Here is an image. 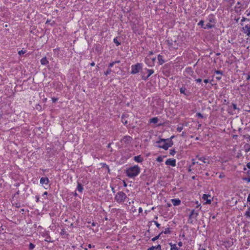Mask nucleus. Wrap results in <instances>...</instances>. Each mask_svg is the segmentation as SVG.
<instances>
[{
	"mask_svg": "<svg viewBox=\"0 0 250 250\" xmlns=\"http://www.w3.org/2000/svg\"><path fill=\"white\" fill-rule=\"evenodd\" d=\"M157 143L158 144L159 147L163 148L165 150L167 149L173 145L172 141L165 139H161L157 141Z\"/></svg>",
	"mask_w": 250,
	"mask_h": 250,
	"instance_id": "nucleus-1",
	"label": "nucleus"
},
{
	"mask_svg": "<svg viewBox=\"0 0 250 250\" xmlns=\"http://www.w3.org/2000/svg\"><path fill=\"white\" fill-rule=\"evenodd\" d=\"M139 172L140 168L137 166L131 167L126 170V174L129 177H135L137 176Z\"/></svg>",
	"mask_w": 250,
	"mask_h": 250,
	"instance_id": "nucleus-2",
	"label": "nucleus"
},
{
	"mask_svg": "<svg viewBox=\"0 0 250 250\" xmlns=\"http://www.w3.org/2000/svg\"><path fill=\"white\" fill-rule=\"evenodd\" d=\"M125 198V194L123 192H120L116 194L115 199L118 202H122Z\"/></svg>",
	"mask_w": 250,
	"mask_h": 250,
	"instance_id": "nucleus-3",
	"label": "nucleus"
},
{
	"mask_svg": "<svg viewBox=\"0 0 250 250\" xmlns=\"http://www.w3.org/2000/svg\"><path fill=\"white\" fill-rule=\"evenodd\" d=\"M142 68V65L139 63H138L134 65H132L131 66L132 70L131 73L132 74H136L139 72L140 70H141Z\"/></svg>",
	"mask_w": 250,
	"mask_h": 250,
	"instance_id": "nucleus-4",
	"label": "nucleus"
},
{
	"mask_svg": "<svg viewBox=\"0 0 250 250\" xmlns=\"http://www.w3.org/2000/svg\"><path fill=\"white\" fill-rule=\"evenodd\" d=\"M169 46L174 49H177L178 47V43L175 40L171 39L170 40H168L167 41Z\"/></svg>",
	"mask_w": 250,
	"mask_h": 250,
	"instance_id": "nucleus-5",
	"label": "nucleus"
},
{
	"mask_svg": "<svg viewBox=\"0 0 250 250\" xmlns=\"http://www.w3.org/2000/svg\"><path fill=\"white\" fill-rule=\"evenodd\" d=\"M244 33L246 34L247 36H250V24H247L243 27Z\"/></svg>",
	"mask_w": 250,
	"mask_h": 250,
	"instance_id": "nucleus-6",
	"label": "nucleus"
},
{
	"mask_svg": "<svg viewBox=\"0 0 250 250\" xmlns=\"http://www.w3.org/2000/svg\"><path fill=\"white\" fill-rule=\"evenodd\" d=\"M166 164L167 165H170L172 167H175L176 166V161L175 159L171 160L169 159L166 161Z\"/></svg>",
	"mask_w": 250,
	"mask_h": 250,
	"instance_id": "nucleus-7",
	"label": "nucleus"
},
{
	"mask_svg": "<svg viewBox=\"0 0 250 250\" xmlns=\"http://www.w3.org/2000/svg\"><path fill=\"white\" fill-rule=\"evenodd\" d=\"M210 197V195H209V194H204L203 195V197H202V198L204 200H206V203L208 204H210L211 202V201L210 199H208V197Z\"/></svg>",
	"mask_w": 250,
	"mask_h": 250,
	"instance_id": "nucleus-8",
	"label": "nucleus"
},
{
	"mask_svg": "<svg viewBox=\"0 0 250 250\" xmlns=\"http://www.w3.org/2000/svg\"><path fill=\"white\" fill-rule=\"evenodd\" d=\"M131 137L130 136H125L123 138L122 141L124 142L125 143L128 144L131 142Z\"/></svg>",
	"mask_w": 250,
	"mask_h": 250,
	"instance_id": "nucleus-9",
	"label": "nucleus"
},
{
	"mask_svg": "<svg viewBox=\"0 0 250 250\" xmlns=\"http://www.w3.org/2000/svg\"><path fill=\"white\" fill-rule=\"evenodd\" d=\"M49 180L47 177H42L40 180V183L42 185L45 184L47 185L48 183Z\"/></svg>",
	"mask_w": 250,
	"mask_h": 250,
	"instance_id": "nucleus-10",
	"label": "nucleus"
},
{
	"mask_svg": "<svg viewBox=\"0 0 250 250\" xmlns=\"http://www.w3.org/2000/svg\"><path fill=\"white\" fill-rule=\"evenodd\" d=\"M171 202L174 206H178L180 205L181 201L179 199H173L171 200Z\"/></svg>",
	"mask_w": 250,
	"mask_h": 250,
	"instance_id": "nucleus-11",
	"label": "nucleus"
},
{
	"mask_svg": "<svg viewBox=\"0 0 250 250\" xmlns=\"http://www.w3.org/2000/svg\"><path fill=\"white\" fill-rule=\"evenodd\" d=\"M198 215V212H195L194 210H192L190 213V214L189 216V218L190 219H191L192 218H194V217H197Z\"/></svg>",
	"mask_w": 250,
	"mask_h": 250,
	"instance_id": "nucleus-12",
	"label": "nucleus"
},
{
	"mask_svg": "<svg viewBox=\"0 0 250 250\" xmlns=\"http://www.w3.org/2000/svg\"><path fill=\"white\" fill-rule=\"evenodd\" d=\"M147 250H161V247L160 245H158L156 247H151Z\"/></svg>",
	"mask_w": 250,
	"mask_h": 250,
	"instance_id": "nucleus-13",
	"label": "nucleus"
},
{
	"mask_svg": "<svg viewBox=\"0 0 250 250\" xmlns=\"http://www.w3.org/2000/svg\"><path fill=\"white\" fill-rule=\"evenodd\" d=\"M134 160L137 162H141L143 161V159L141 158V156H136L134 158Z\"/></svg>",
	"mask_w": 250,
	"mask_h": 250,
	"instance_id": "nucleus-14",
	"label": "nucleus"
},
{
	"mask_svg": "<svg viewBox=\"0 0 250 250\" xmlns=\"http://www.w3.org/2000/svg\"><path fill=\"white\" fill-rule=\"evenodd\" d=\"M41 62L42 65H46L48 63V61L46 60V57H44L41 60Z\"/></svg>",
	"mask_w": 250,
	"mask_h": 250,
	"instance_id": "nucleus-15",
	"label": "nucleus"
},
{
	"mask_svg": "<svg viewBox=\"0 0 250 250\" xmlns=\"http://www.w3.org/2000/svg\"><path fill=\"white\" fill-rule=\"evenodd\" d=\"M158 119L157 117H153L150 119V123L156 124L158 122Z\"/></svg>",
	"mask_w": 250,
	"mask_h": 250,
	"instance_id": "nucleus-16",
	"label": "nucleus"
},
{
	"mask_svg": "<svg viewBox=\"0 0 250 250\" xmlns=\"http://www.w3.org/2000/svg\"><path fill=\"white\" fill-rule=\"evenodd\" d=\"M77 190L80 192H82L83 190V188L82 185L79 183H78V184Z\"/></svg>",
	"mask_w": 250,
	"mask_h": 250,
	"instance_id": "nucleus-17",
	"label": "nucleus"
},
{
	"mask_svg": "<svg viewBox=\"0 0 250 250\" xmlns=\"http://www.w3.org/2000/svg\"><path fill=\"white\" fill-rule=\"evenodd\" d=\"M158 60L160 64H162L164 62V61L162 59V56L160 55L158 56Z\"/></svg>",
	"mask_w": 250,
	"mask_h": 250,
	"instance_id": "nucleus-18",
	"label": "nucleus"
},
{
	"mask_svg": "<svg viewBox=\"0 0 250 250\" xmlns=\"http://www.w3.org/2000/svg\"><path fill=\"white\" fill-rule=\"evenodd\" d=\"M146 62L149 66H152L153 65L149 59H146Z\"/></svg>",
	"mask_w": 250,
	"mask_h": 250,
	"instance_id": "nucleus-19",
	"label": "nucleus"
},
{
	"mask_svg": "<svg viewBox=\"0 0 250 250\" xmlns=\"http://www.w3.org/2000/svg\"><path fill=\"white\" fill-rule=\"evenodd\" d=\"M213 27V25L211 24L210 23H208L206 25V26L205 27H204V28L205 29H207V28L210 29Z\"/></svg>",
	"mask_w": 250,
	"mask_h": 250,
	"instance_id": "nucleus-20",
	"label": "nucleus"
},
{
	"mask_svg": "<svg viewBox=\"0 0 250 250\" xmlns=\"http://www.w3.org/2000/svg\"><path fill=\"white\" fill-rule=\"evenodd\" d=\"M245 215H246L247 217H250V207H249V208H248V210L246 212V213H245Z\"/></svg>",
	"mask_w": 250,
	"mask_h": 250,
	"instance_id": "nucleus-21",
	"label": "nucleus"
},
{
	"mask_svg": "<svg viewBox=\"0 0 250 250\" xmlns=\"http://www.w3.org/2000/svg\"><path fill=\"white\" fill-rule=\"evenodd\" d=\"M245 147L246 148V151L249 152L250 150V145L249 144H246L245 146Z\"/></svg>",
	"mask_w": 250,
	"mask_h": 250,
	"instance_id": "nucleus-22",
	"label": "nucleus"
},
{
	"mask_svg": "<svg viewBox=\"0 0 250 250\" xmlns=\"http://www.w3.org/2000/svg\"><path fill=\"white\" fill-rule=\"evenodd\" d=\"M147 71L148 73L147 75L148 77L154 73V71L152 69H148Z\"/></svg>",
	"mask_w": 250,
	"mask_h": 250,
	"instance_id": "nucleus-23",
	"label": "nucleus"
},
{
	"mask_svg": "<svg viewBox=\"0 0 250 250\" xmlns=\"http://www.w3.org/2000/svg\"><path fill=\"white\" fill-rule=\"evenodd\" d=\"M185 90H186V88L183 87H181L180 89V91L181 93H183L185 95H187L186 93H185Z\"/></svg>",
	"mask_w": 250,
	"mask_h": 250,
	"instance_id": "nucleus-24",
	"label": "nucleus"
},
{
	"mask_svg": "<svg viewBox=\"0 0 250 250\" xmlns=\"http://www.w3.org/2000/svg\"><path fill=\"white\" fill-rule=\"evenodd\" d=\"M199 159L200 161H202L204 163H208V162H207V160L206 158H204V157L200 158H199Z\"/></svg>",
	"mask_w": 250,
	"mask_h": 250,
	"instance_id": "nucleus-25",
	"label": "nucleus"
},
{
	"mask_svg": "<svg viewBox=\"0 0 250 250\" xmlns=\"http://www.w3.org/2000/svg\"><path fill=\"white\" fill-rule=\"evenodd\" d=\"M35 248V245L32 243H30L29 248L30 250H32Z\"/></svg>",
	"mask_w": 250,
	"mask_h": 250,
	"instance_id": "nucleus-26",
	"label": "nucleus"
},
{
	"mask_svg": "<svg viewBox=\"0 0 250 250\" xmlns=\"http://www.w3.org/2000/svg\"><path fill=\"white\" fill-rule=\"evenodd\" d=\"M161 234H159L158 235L155 236V237L153 238L152 239V241H155V240H157L158 239H159L160 236Z\"/></svg>",
	"mask_w": 250,
	"mask_h": 250,
	"instance_id": "nucleus-27",
	"label": "nucleus"
},
{
	"mask_svg": "<svg viewBox=\"0 0 250 250\" xmlns=\"http://www.w3.org/2000/svg\"><path fill=\"white\" fill-rule=\"evenodd\" d=\"M111 72V70L110 68H108L106 72H104L105 75H107L110 74Z\"/></svg>",
	"mask_w": 250,
	"mask_h": 250,
	"instance_id": "nucleus-28",
	"label": "nucleus"
},
{
	"mask_svg": "<svg viewBox=\"0 0 250 250\" xmlns=\"http://www.w3.org/2000/svg\"><path fill=\"white\" fill-rule=\"evenodd\" d=\"M119 62H120L119 61H117V62H111L109 64V67H112L115 63H116V62L119 63Z\"/></svg>",
	"mask_w": 250,
	"mask_h": 250,
	"instance_id": "nucleus-29",
	"label": "nucleus"
},
{
	"mask_svg": "<svg viewBox=\"0 0 250 250\" xmlns=\"http://www.w3.org/2000/svg\"><path fill=\"white\" fill-rule=\"evenodd\" d=\"M157 161L158 162H161L163 161V158L162 157L159 156L157 158Z\"/></svg>",
	"mask_w": 250,
	"mask_h": 250,
	"instance_id": "nucleus-30",
	"label": "nucleus"
},
{
	"mask_svg": "<svg viewBox=\"0 0 250 250\" xmlns=\"http://www.w3.org/2000/svg\"><path fill=\"white\" fill-rule=\"evenodd\" d=\"M114 43L117 44V46L120 44V43L118 42V41L116 38L114 39Z\"/></svg>",
	"mask_w": 250,
	"mask_h": 250,
	"instance_id": "nucleus-31",
	"label": "nucleus"
},
{
	"mask_svg": "<svg viewBox=\"0 0 250 250\" xmlns=\"http://www.w3.org/2000/svg\"><path fill=\"white\" fill-rule=\"evenodd\" d=\"M170 230H169V228H167V229H166L165 231H164V233H165V234H167V233H170Z\"/></svg>",
	"mask_w": 250,
	"mask_h": 250,
	"instance_id": "nucleus-32",
	"label": "nucleus"
},
{
	"mask_svg": "<svg viewBox=\"0 0 250 250\" xmlns=\"http://www.w3.org/2000/svg\"><path fill=\"white\" fill-rule=\"evenodd\" d=\"M171 250H178L177 248L175 245H174L171 248Z\"/></svg>",
	"mask_w": 250,
	"mask_h": 250,
	"instance_id": "nucleus-33",
	"label": "nucleus"
},
{
	"mask_svg": "<svg viewBox=\"0 0 250 250\" xmlns=\"http://www.w3.org/2000/svg\"><path fill=\"white\" fill-rule=\"evenodd\" d=\"M204 21H200V22L198 23V25H201L202 27H203L204 24Z\"/></svg>",
	"mask_w": 250,
	"mask_h": 250,
	"instance_id": "nucleus-34",
	"label": "nucleus"
},
{
	"mask_svg": "<svg viewBox=\"0 0 250 250\" xmlns=\"http://www.w3.org/2000/svg\"><path fill=\"white\" fill-rule=\"evenodd\" d=\"M25 53V51H23V50H21V51H19V52H18V54L20 55H21L22 54H23Z\"/></svg>",
	"mask_w": 250,
	"mask_h": 250,
	"instance_id": "nucleus-35",
	"label": "nucleus"
},
{
	"mask_svg": "<svg viewBox=\"0 0 250 250\" xmlns=\"http://www.w3.org/2000/svg\"><path fill=\"white\" fill-rule=\"evenodd\" d=\"M182 129H183L182 126H179L177 128V130L179 132H181L182 130Z\"/></svg>",
	"mask_w": 250,
	"mask_h": 250,
	"instance_id": "nucleus-36",
	"label": "nucleus"
},
{
	"mask_svg": "<svg viewBox=\"0 0 250 250\" xmlns=\"http://www.w3.org/2000/svg\"><path fill=\"white\" fill-rule=\"evenodd\" d=\"M176 153V151L174 149L171 150L170 152V154L172 155H173Z\"/></svg>",
	"mask_w": 250,
	"mask_h": 250,
	"instance_id": "nucleus-37",
	"label": "nucleus"
},
{
	"mask_svg": "<svg viewBox=\"0 0 250 250\" xmlns=\"http://www.w3.org/2000/svg\"><path fill=\"white\" fill-rule=\"evenodd\" d=\"M197 116H198V117H200L201 118H203V115L201 113H197Z\"/></svg>",
	"mask_w": 250,
	"mask_h": 250,
	"instance_id": "nucleus-38",
	"label": "nucleus"
},
{
	"mask_svg": "<svg viewBox=\"0 0 250 250\" xmlns=\"http://www.w3.org/2000/svg\"><path fill=\"white\" fill-rule=\"evenodd\" d=\"M217 74L222 75V72L221 71L217 70L215 72Z\"/></svg>",
	"mask_w": 250,
	"mask_h": 250,
	"instance_id": "nucleus-39",
	"label": "nucleus"
},
{
	"mask_svg": "<svg viewBox=\"0 0 250 250\" xmlns=\"http://www.w3.org/2000/svg\"><path fill=\"white\" fill-rule=\"evenodd\" d=\"M150 61L152 62V63L153 64H154V63L156 60V58H152V59H150Z\"/></svg>",
	"mask_w": 250,
	"mask_h": 250,
	"instance_id": "nucleus-40",
	"label": "nucleus"
},
{
	"mask_svg": "<svg viewBox=\"0 0 250 250\" xmlns=\"http://www.w3.org/2000/svg\"><path fill=\"white\" fill-rule=\"evenodd\" d=\"M155 224L156 225V226H157V227L158 228H159L160 226V225L156 221H154Z\"/></svg>",
	"mask_w": 250,
	"mask_h": 250,
	"instance_id": "nucleus-41",
	"label": "nucleus"
},
{
	"mask_svg": "<svg viewBox=\"0 0 250 250\" xmlns=\"http://www.w3.org/2000/svg\"><path fill=\"white\" fill-rule=\"evenodd\" d=\"M232 106H233V108L234 109H237V106H236V104H232Z\"/></svg>",
	"mask_w": 250,
	"mask_h": 250,
	"instance_id": "nucleus-42",
	"label": "nucleus"
},
{
	"mask_svg": "<svg viewBox=\"0 0 250 250\" xmlns=\"http://www.w3.org/2000/svg\"><path fill=\"white\" fill-rule=\"evenodd\" d=\"M247 182H250V178H246L244 179Z\"/></svg>",
	"mask_w": 250,
	"mask_h": 250,
	"instance_id": "nucleus-43",
	"label": "nucleus"
},
{
	"mask_svg": "<svg viewBox=\"0 0 250 250\" xmlns=\"http://www.w3.org/2000/svg\"><path fill=\"white\" fill-rule=\"evenodd\" d=\"M148 78V77L147 76L146 77H145L144 76H142V79L144 80H146Z\"/></svg>",
	"mask_w": 250,
	"mask_h": 250,
	"instance_id": "nucleus-44",
	"label": "nucleus"
},
{
	"mask_svg": "<svg viewBox=\"0 0 250 250\" xmlns=\"http://www.w3.org/2000/svg\"><path fill=\"white\" fill-rule=\"evenodd\" d=\"M52 101L53 103H55L58 100L57 98H52Z\"/></svg>",
	"mask_w": 250,
	"mask_h": 250,
	"instance_id": "nucleus-45",
	"label": "nucleus"
},
{
	"mask_svg": "<svg viewBox=\"0 0 250 250\" xmlns=\"http://www.w3.org/2000/svg\"><path fill=\"white\" fill-rule=\"evenodd\" d=\"M197 82L200 83L202 82L201 79H197L195 80Z\"/></svg>",
	"mask_w": 250,
	"mask_h": 250,
	"instance_id": "nucleus-46",
	"label": "nucleus"
},
{
	"mask_svg": "<svg viewBox=\"0 0 250 250\" xmlns=\"http://www.w3.org/2000/svg\"><path fill=\"white\" fill-rule=\"evenodd\" d=\"M122 122L123 123H124L125 124H127V121H125V120H124V118L123 117H122Z\"/></svg>",
	"mask_w": 250,
	"mask_h": 250,
	"instance_id": "nucleus-47",
	"label": "nucleus"
},
{
	"mask_svg": "<svg viewBox=\"0 0 250 250\" xmlns=\"http://www.w3.org/2000/svg\"><path fill=\"white\" fill-rule=\"evenodd\" d=\"M247 201L249 202H250V193L249 194V196L248 197Z\"/></svg>",
	"mask_w": 250,
	"mask_h": 250,
	"instance_id": "nucleus-48",
	"label": "nucleus"
},
{
	"mask_svg": "<svg viewBox=\"0 0 250 250\" xmlns=\"http://www.w3.org/2000/svg\"><path fill=\"white\" fill-rule=\"evenodd\" d=\"M247 167L250 169V162L247 164Z\"/></svg>",
	"mask_w": 250,
	"mask_h": 250,
	"instance_id": "nucleus-49",
	"label": "nucleus"
},
{
	"mask_svg": "<svg viewBox=\"0 0 250 250\" xmlns=\"http://www.w3.org/2000/svg\"><path fill=\"white\" fill-rule=\"evenodd\" d=\"M143 211L142 208H139V212L141 213Z\"/></svg>",
	"mask_w": 250,
	"mask_h": 250,
	"instance_id": "nucleus-50",
	"label": "nucleus"
},
{
	"mask_svg": "<svg viewBox=\"0 0 250 250\" xmlns=\"http://www.w3.org/2000/svg\"><path fill=\"white\" fill-rule=\"evenodd\" d=\"M204 82L205 83H207L208 82V79H205L204 80Z\"/></svg>",
	"mask_w": 250,
	"mask_h": 250,
	"instance_id": "nucleus-51",
	"label": "nucleus"
},
{
	"mask_svg": "<svg viewBox=\"0 0 250 250\" xmlns=\"http://www.w3.org/2000/svg\"><path fill=\"white\" fill-rule=\"evenodd\" d=\"M247 20V19L246 18H242V20H241V21H242V22H243V21H246V20Z\"/></svg>",
	"mask_w": 250,
	"mask_h": 250,
	"instance_id": "nucleus-52",
	"label": "nucleus"
},
{
	"mask_svg": "<svg viewBox=\"0 0 250 250\" xmlns=\"http://www.w3.org/2000/svg\"><path fill=\"white\" fill-rule=\"evenodd\" d=\"M178 245H179L180 247L182 246V243L181 242H179L178 243Z\"/></svg>",
	"mask_w": 250,
	"mask_h": 250,
	"instance_id": "nucleus-53",
	"label": "nucleus"
},
{
	"mask_svg": "<svg viewBox=\"0 0 250 250\" xmlns=\"http://www.w3.org/2000/svg\"><path fill=\"white\" fill-rule=\"evenodd\" d=\"M90 65L91 66H94L95 65V63L94 62H92V63H90Z\"/></svg>",
	"mask_w": 250,
	"mask_h": 250,
	"instance_id": "nucleus-54",
	"label": "nucleus"
},
{
	"mask_svg": "<svg viewBox=\"0 0 250 250\" xmlns=\"http://www.w3.org/2000/svg\"><path fill=\"white\" fill-rule=\"evenodd\" d=\"M50 239V238H47V239H46L45 241H46L47 242H51V240Z\"/></svg>",
	"mask_w": 250,
	"mask_h": 250,
	"instance_id": "nucleus-55",
	"label": "nucleus"
},
{
	"mask_svg": "<svg viewBox=\"0 0 250 250\" xmlns=\"http://www.w3.org/2000/svg\"><path fill=\"white\" fill-rule=\"evenodd\" d=\"M111 146V144H109L107 146V147L110 148Z\"/></svg>",
	"mask_w": 250,
	"mask_h": 250,
	"instance_id": "nucleus-56",
	"label": "nucleus"
},
{
	"mask_svg": "<svg viewBox=\"0 0 250 250\" xmlns=\"http://www.w3.org/2000/svg\"><path fill=\"white\" fill-rule=\"evenodd\" d=\"M216 78L218 80H220L221 79V77H219V76H218V77H217Z\"/></svg>",
	"mask_w": 250,
	"mask_h": 250,
	"instance_id": "nucleus-57",
	"label": "nucleus"
},
{
	"mask_svg": "<svg viewBox=\"0 0 250 250\" xmlns=\"http://www.w3.org/2000/svg\"><path fill=\"white\" fill-rule=\"evenodd\" d=\"M216 78L218 80H220L221 79V77H219V76H218V77H217Z\"/></svg>",
	"mask_w": 250,
	"mask_h": 250,
	"instance_id": "nucleus-58",
	"label": "nucleus"
},
{
	"mask_svg": "<svg viewBox=\"0 0 250 250\" xmlns=\"http://www.w3.org/2000/svg\"><path fill=\"white\" fill-rule=\"evenodd\" d=\"M247 16H250V12L247 13Z\"/></svg>",
	"mask_w": 250,
	"mask_h": 250,
	"instance_id": "nucleus-59",
	"label": "nucleus"
},
{
	"mask_svg": "<svg viewBox=\"0 0 250 250\" xmlns=\"http://www.w3.org/2000/svg\"><path fill=\"white\" fill-rule=\"evenodd\" d=\"M247 79L248 80H250V76H248V77L247 78Z\"/></svg>",
	"mask_w": 250,
	"mask_h": 250,
	"instance_id": "nucleus-60",
	"label": "nucleus"
},
{
	"mask_svg": "<svg viewBox=\"0 0 250 250\" xmlns=\"http://www.w3.org/2000/svg\"><path fill=\"white\" fill-rule=\"evenodd\" d=\"M149 54H150V55H151V54H153V53H152V52H149Z\"/></svg>",
	"mask_w": 250,
	"mask_h": 250,
	"instance_id": "nucleus-61",
	"label": "nucleus"
},
{
	"mask_svg": "<svg viewBox=\"0 0 250 250\" xmlns=\"http://www.w3.org/2000/svg\"><path fill=\"white\" fill-rule=\"evenodd\" d=\"M1 117V114H0V118Z\"/></svg>",
	"mask_w": 250,
	"mask_h": 250,
	"instance_id": "nucleus-62",
	"label": "nucleus"
},
{
	"mask_svg": "<svg viewBox=\"0 0 250 250\" xmlns=\"http://www.w3.org/2000/svg\"><path fill=\"white\" fill-rule=\"evenodd\" d=\"M195 164V162H193V164Z\"/></svg>",
	"mask_w": 250,
	"mask_h": 250,
	"instance_id": "nucleus-63",
	"label": "nucleus"
},
{
	"mask_svg": "<svg viewBox=\"0 0 250 250\" xmlns=\"http://www.w3.org/2000/svg\"><path fill=\"white\" fill-rule=\"evenodd\" d=\"M91 247V245H90V244H89V247Z\"/></svg>",
	"mask_w": 250,
	"mask_h": 250,
	"instance_id": "nucleus-64",
	"label": "nucleus"
}]
</instances>
